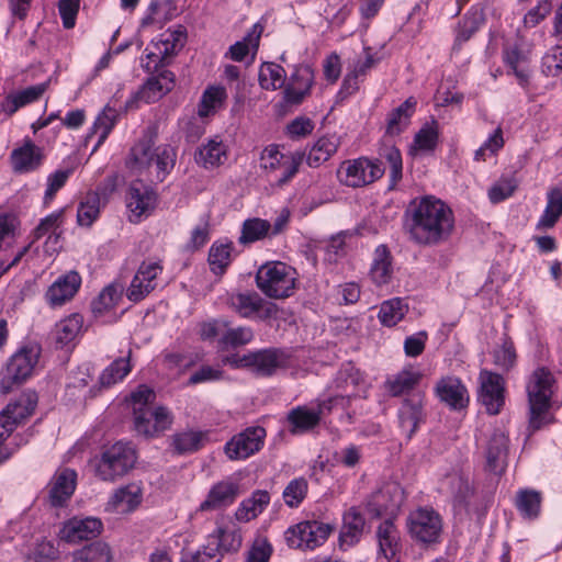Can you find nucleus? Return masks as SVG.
Returning a JSON list of instances; mask_svg holds the SVG:
<instances>
[{
	"label": "nucleus",
	"instance_id": "obj_1",
	"mask_svg": "<svg viewBox=\"0 0 562 562\" xmlns=\"http://www.w3.org/2000/svg\"><path fill=\"white\" fill-rule=\"evenodd\" d=\"M405 218L404 231L408 239L419 246H435L446 241L454 227L451 209L431 195L412 201Z\"/></svg>",
	"mask_w": 562,
	"mask_h": 562
},
{
	"label": "nucleus",
	"instance_id": "obj_2",
	"mask_svg": "<svg viewBox=\"0 0 562 562\" xmlns=\"http://www.w3.org/2000/svg\"><path fill=\"white\" fill-rule=\"evenodd\" d=\"M134 413V430L145 438L161 435L172 425L170 412L164 407H154L155 392L146 385H139L131 396Z\"/></svg>",
	"mask_w": 562,
	"mask_h": 562
},
{
	"label": "nucleus",
	"instance_id": "obj_3",
	"mask_svg": "<svg viewBox=\"0 0 562 562\" xmlns=\"http://www.w3.org/2000/svg\"><path fill=\"white\" fill-rule=\"evenodd\" d=\"M256 284L268 297H289L295 289V270L280 261L265 263L256 273Z\"/></svg>",
	"mask_w": 562,
	"mask_h": 562
},
{
	"label": "nucleus",
	"instance_id": "obj_4",
	"mask_svg": "<svg viewBox=\"0 0 562 562\" xmlns=\"http://www.w3.org/2000/svg\"><path fill=\"white\" fill-rule=\"evenodd\" d=\"M552 383L553 376L546 368H538L530 376L527 393L530 408L529 426L532 430L540 429L543 424V415L550 406Z\"/></svg>",
	"mask_w": 562,
	"mask_h": 562
},
{
	"label": "nucleus",
	"instance_id": "obj_5",
	"mask_svg": "<svg viewBox=\"0 0 562 562\" xmlns=\"http://www.w3.org/2000/svg\"><path fill=\"white\" fill-rule=\"evenodd\" d=\"M38 352L33 348H21L10 357L0 373V392L8 394L23 384L33 373Z\"/></svg>",
	"mask_w": 562,
	"mask_h": 562
},
{
	"label": "nucleus",
	"instance_id": "obj_6",
	"mask_svg": "<svg viewBox=\"0 0 562 562\" xmlns=\"http://www.w3.org/2000/svg\"><path fill=\"white\" fill-rule=\"evenodd\" d=\"M136 462L134 447L127 442H115L103 451L97 465V475L102 481H114L125 475Z\"/></svg>",
	"mask_w": 562,
	"mask_h": 562
},
{
	"label": "nucleus",
	"instance_id": "obj_7",
	"mask_svg": "<svg viewBox=\"0 0 562 562\" xmlns=\"http://www.w3.org/2000/svg\"><path fill=\"white\" fill-rule=\"evenodd\" d=\"M333 530L334 528L329 524L304 520L289 527L284 537L290 548L307 551L323 546Z\"/></svg>",
	"mask_w": 562,
	"mask_h": 562
},
{
	"label": "nucleus",
	"instance_id": "obj_8",
	"mask_svg": "<svg viewBox=\"0 0 562 562\" xmlns=\"http://www.w3.org/2000/svg\"><path fill=\"white\" fill-rule=\"evenodd\" d=\"M384 172L385 168L380 160L360 157L344 161L337 169V178L347 187L360 188L380 179Z\"/></svg>",
	"mask_w": 562,
	"mask_h": 562
},
{
	"label": "nucleus",
	"instance_id": "obj_9",
	"mask_svg": "<svg viewBox=\"0 0 562 562\" xmlns=\"http://www.w3.org/2000/svg\"><path fill=\"white\" fill-rule=\"evenodd\" d=\"M227 305L240 317H258L261 321L274 318L278 315V306L262 299L255 291L233 292L227 296Z\"/></svg>",
	"mask_w": 562,
	"mask_h": 562
},
{
	"label": "nucleus",
	"instance_id": "obj_10",
	"mask_svg": "<svg viewBox=\"0 0 562 562\" xmlns=\"http://www.w3.org/2000/svg\"><path fill=\"white\" fill-rule=\"evenodd\" d=\"M285 353L276 348L262 349L248 352L241 357L232 356L226 358V362L234 368H250L260 375H271L278 368L285 366Z\"/></svg>",
	"mask_w": 562,
	"mask_h": 562
},
{
	"label": "nucleus",
	"instance_id": "obj_11",
	"mask_svg": "<svg viewBox=\"0 0 562 562\" xmlns=\"http://www.w3.org/2000/svg\"><path fill=\"white\" fill-rule=\"evenodd\" d=\"M407 528L411 537L422 543L437 542L442 522L438 513L431 508L420 507L407 517Z\"/></svg>",
	"mask_w": 562,
	"mask_h": 562
},
{
	"label": "nucleus",
	"instance_id": "obj_12",
	"mask_svg": "<svg viewBox=\"0 0 562 562\" xmlns=\"http://www.w3.org/2000/svg\"><path fill=\"white\" fill-rule=\"evenodd\" d=\"M405 499L404 490L397 483H386L374 492L366 503V507L374 517L387 516L395 518Z\"/></svg>",
	"mask_w": 562,
	"mask_h": 562
},
{
	"label": "nucleus",
	"instance_id": "obj_13",
	"mask_svg": "<svg viewBox=\"0 0 562 562\" xmlns=\"http://www.w3.org/2000/svg\"><path fill=\"white\" fill-rule=\"evenodd\" d=\"M479 402L488 414H499L505 404L504 378L498 373L482 369L479 373Z\"/></svg>",
	"mask_w": 562,
	"mask_h": 562
},
{
	"label": "nucleus",
	"instance_id": "obj_14",
	"mask_svg": "<svg viewBox=\"0 0 562 562\" xmlns=\"http://www.w3.org/2000/svg\"><path fill=\"white\" fill-rule=\"evenodd\" d=\"M266 435L263 427H248L227 441L224 451L229 460L247 459L263 447Z\"/></svg>",
	"mask_w": 562,
	"mask_h": 562
},
{
	"label": "nucleus",
	"instance_id": "obj_15",
	"mask_svg": "<svg viewBox=\"0 0 562 562\" xmlns=\"http://www.w3.org/2000/svg\"><path fill=\"white\" fill-rule=\"evenodd\" d=\"M157 194L143 181H134L128 188L126 205L131 212V221L137 222L142 216H148L156 207Z\"/></svg>",
	"mask_w": 562,
	"mask_h": 562
},
{
	"label": "nucleus",
	"instance_id": "obj_16",
	"mask_svg": "<svg viewBox=\"0 0 562 562\" xmlns=\"http://www.w3.org/2000/svg\"><path fill=\"white\" fill-rule=\"evenodd\" d=\"M435 393L441 403L453 411H461L468 407L470 396L468 389L457 376H443L435 386Z\"/></svg>",
	"mask_w": 562,
	"mask_h": 562
},
{
	"label": "nucleus",
	"instance_id": "obj_17",
	"mask_svg": "<svg viewBox=\"0 0 562 562\" xmlns=\"http://www.w3.org/2000/svg\"><path fill=\"white\" fill-rule=\"evenodd\" d=\"M37 402L38 396L36 392L27 390L0 412V418H3L4 423L11 424V427L16 429L33 415Z\"/></svg>",
	"mask_w": 562,
	"mask_h": 562
},
{
	"label": "nucleus",
	"instance_id": "obj_18",
	"mask_svg": "<svg viewBox=\"0 0 562 562\" xmlns=\"http://www.w3.org/2000/svg\"><path fill=\"white\" fill-rule=\"evenodd\" d=\"M102 528L103 525L99 518L74 517L64 524L59 531V537L68 543H77L82 540L95 538L101 533Z\"/></svg>",
	"mask_w": 562,
	"mask_h": 562
},
{
	"label": "nucleus",
	"instance_id": "obj_19",
	"mask_svg": "<svg viewBox=\"0 0 562 562\" xmlns=\"http://www.w3.org/2000/svg\"><path fill=\"white\" fill-rule=\"evenodd\" d=\"M240 494V485L232 480L215 483L206 498L200 504V512H214L231 506Z\"/></svg>",
	"mask_w": 562,
	"mask_h": 562
},
{
	"label": "nucleus",
	"instance_id": "obj_20",
	"mask_svg": "<svg viewBox=\"0 0 562 562\" xmlns=\"http://www.w3.org/2000/svg\"><path fill=\"white\" fill-rule=\"evenodd\" d=\"M508 438L501 430H495L490 437L485 451L484 469L496 475L504 473L507 467Z\"/></svg>",
	"mask_w": 562,
	"mask_h": 562
},
{
	"label": "nucleus",
	"instance_id": "obj_21",
	"mask_svg": "<svg viewBox=\"0 0 562 562\" xmlns=\"http://www.w3.org/2000/svg\"><path fill=\"white\" fill-rule=\"evenodd\" d=\"M175 86V75L169 70H162L157 76L149 78L142 89L135 94L134 99L126 102V108H132L136 100H143L146 103L155 102L164 94L171 91Z\"/></svg>",
	"mask_w": 562,
	"mask_h": 562
},
{
	"label": "nucleus",
	"instance_id": "obj_22",
	"mask_svg": "<svg viewBox=\"0 0 562 562\" xmlns=\"http://www.w3.org/2000/svg\"><path fill=\"white\" fill-rule=\"evenodd\" d=\"M81 284V277L76 271H70L59 277L46 291L45 299L52 307L61 306L70 301Z\"/></svg>",
	"mask_w": 562,
	"mask_h": 562
},
{
	"label": "nucleus",
	"instance_id": "obj_23",
	"mask_svg": "<svg viewBox=\"0 0 562 562\" xmlns=\"http://www.w3.org/2000/svg\"><path fill=\"white\" fill-rule=\"evenodd\" d=\"M424 397L420 393H414L405 397L398 409L401 428L406 431L407 438H412L424 418Z\"/></svg>",
	"mask_w": 562,
	"mask_h": 562
},
{
	"label": "nucleus",
	"instance_id": "obj_24",
	"mask_svg": "<svg viewBox=\"0 0 562 562\" xmlns=\"http://www.w3.org/2000/svg\"><path fill=\"white\" fill-rule=\"evenodd\" d=\"M77 473L71 469H63L55 473L49 484V503L60 507L71 497L76 488Z\"/></svg>",
	"mask_w": 562,
	"mask_h": 562
},
{
	"label": "nucleus",
	"instance_id": "obj_25",
	"mask_svg": "<svg viewBox=\"0 0 562 562\" xmlns=\"http://www.w3.org/2000/svg\"><path fill=\"white\" fill-rule=\"evenodd\" d=\"M11 165L14 172L24 173L37 169L43 160L42 149L33 142L26 140L11 153Z\"/></svg>",
	"mask_w": 562,
	"mask_h": 562
},
{
	"label": "nucleus",
	"instance_id": "obj_26",
	"mask_svg": "<svg viewBox=\"0 0 562 562\" xmlns=\"http://www.w3.org/2000/svg\"><path fill=\"white\" fill-rule=\"evenodd\" d=\"M143 491L139 484L131 483L117 488L106 504V510L117 513L133 512L142 502Z\"/></svg>",
	"mask_w": 562,
	"mask_h": 562
},
{
	"label": "nucleus",
	"instance_id": "obj_27",
	"mask_svg": "<svg viewBox=\"0 0 562 562\" xmlns=\"http://www.w3.org/2000/svg\"><path fill=\"white\" fill-rule=\"evenodd\" d=\"M324 405H319L317 411L308 409L306 406H297L292 408L286 419L290 424V432L292 435L307 432L314 429L321 422V415Z\"/></svg>",
	"mask_w": 562,
	"mask_h": 562
},
{
	"label": "nucleus",
	"instance_id": "obj_28",
	"mask_svg": "<svg viewBox=\"0 0 562 562\" xmlns=\"http://www.w3.org/2000/svg\"><path fill=\"white\" fill-rule=\"evenodd\" d=\"M394 518H386L376 529L380 551L389 562H397L400 550V532L393 522Z\"/></svg>",
	"mask_w": 562,
	"mask_h": 562
},
{
	"label": "nucleus",
	"instance_id": "obj_29",
	"mask_svg": "<svg viewBox=\"0 0 562 562\" xmlns=\"http://www.w3.org/2000/svg\"><path fill=\"white\" fill-rule=\"evenodd\" d=\"M366 520L361 513L351 507L344 514V524L339 535L340 546L351 547L358 543L362 537Z\"/></svg>",
	"mask_w": 562,
	"mask_h": 562
},
{
	"label": "nucleus",
	"instance_id": "obj_30",
	"mask_svg": "<svg viewBox=\"0 0 562 562\" xmlns=\"http://www.w3.org/2000/svg\"><path fill=\"white\" fill-rule=\"evenodd\" d=\"M392 255L385 245H379L373 255L369 276L379 286L387 284L393 276Z\"/></svg>",
	"mask_w": 562,
	"mask_h": 562
},
{
	"label": "nucleus",
	"instance_id": "obj_31",
	"mask_svg": "<svg viewBox=\"0 0 562 562\" xmlns=\"http://www.w3.org/2000/svg\"><path fill=\"white\" fill-rule=\"evenodd\" d=\"M562 215V184L551 188L547 193L546 209L537 222L538 231H548L555 226Z\"/></svg>",
	"mask_w": 562,
	"mask_h": 562
},
{
	"label": "nucleus",
	"instance_id": "obj_32",
	"mask_svg": "<svg viewBox=\"0 0 562 562\" xmlns=\"http://www.w3.org/2000/svg\"><path fill=\"white\" fill-rule=\"evenodd\" d=\"M270 503V494L265 490L252 492L251 496L244 499L235 512L239 521L248 522L260 515Z\"/></svg>",
	"mask_w": 562,
	"mask_h": 562
},
{
	"label": "nucleus",
	"instance_id": "obj_33",
	"mask_svg": "<svg viewBox=\"0 0 562 562\" xmlns=\"http://www.w3.org/2000/svg\"><path fill=\"white\" fill-rule=\"evenodd\" d=\"M415 106L416 101L411 97L394 109L389 114L386 134L390 136L400 135L408 126L409 120L415 111Z\"/></svg>",
	"mask_w": 562,
	"mask_h": 562
},
{
	"label": "nucleus",
	"instance_id": "obj_34",
	"mask_svg": "<svg viewBox=\"0 0 562 562\" xmlns=\"http://www.w3.org/2000/svg\"><path fill=\"white\" fill-rule=\"evenodd\" d=\"M542 495L531 488L519 490L515 497V506L525 519H536L540 515Z\"/></svg>",
	"mask_w": 562,
	"mask_h": 562
},
{
	"label": "nucleus",
	"instance_id": "obj_35",
	"mask_svg": "<svg viewBox=\"0 0 562 562\" xmlns=\"http://www.w3.org/2000/svg\"><path fill=\"white\" fill-rule=\"evenodd\" d=\"M262 32L263 26L261 24H254L251 30L241 41L236 42L229 47V50L227 53L229 58L234 61H241L249 54L250 50H252L255 55L256 52L258 50Z\"/></svg>",
	"mask_w": 562,
	"mask_h": 562
},
{
	"label": "nucleus",
	"instance_id": "obj_36",
	"mask_svg": "<svg viewBox=\"0 0 562 562\" xmlns=\"http://www.w3.org/2000/svg\"><path fill=\"white\" fill-rule=\"evenodd\" d=\"M46 87L47 83H41L29 87L19 93L8 95L2 103V110L8 115H12L20 108L37 100L45 92Z\"/></svg>",
	"mask_w": 562,
	"mask_h": 562
},
{
	"label": "nucleus",
	"instance_id": "obj_37",
	"mask_svg": "<svg viewBox=\"0 0 562 562\" xmlns=\"http://www.w3.org/2000/svg\"><path fill=\"white\" fill-rule=\"evenodd\" d=\"M226 158L225 145L222 142L210 139L207 144L199 147L195 153V161L205 168L223 164Z\"/></svg>",
	"mask_w": 562,
	"mask_h": 562
},
{
	"label": "nucleus",
	"instance_id": "obj_38",
	"mask_svg": "<svg viewBox=\"0 0 562 562\" xmlns=\"http://www.w3.org/2000/svg\"><path fill=\"white\" fill-rule=\"evenodd\" d=\"M338 148L335 137H321L306 155V162L312 168L319 167L327 161Z\"/></svg>",
	"mask_w": 562,
	"mask_h": 562
},
{
	"label": "nucleus",
	"instance_id": "obj_39",
	"mask_svg": "<svg viewBox=\"0 0 562 562\" xmlns=\"http://www.w3.org/2000/svg\"><path fill=\"white\" fill-rule=\"evenodd\" d=\"M0 418V465L8 461L27 440L22 435L13 437L12 441L7 442L15 430L11 424L4 423Z\"/></svg>",
	"mask_w": 562,
	"mask_h": 562
},
{
	"label": "nucleus",
	"instance_id": "obj_40",
	"mask_svg": "<svg viewBox=\"0 0 562 562\" xmlns=\"http://www.w3.org/2000/svg\"><path fill=\"white\" fill-rule=\"evenodd\" d=\"M259 85L265 90L274 91L285 83V70L274 63H265L258 75Z\"/></svg>",
	"mask_w": 562,
	"mask_h": 562
},
{
	"label": "nucleus",
	"instance_id": "obj_41",
	"mask_svg": "<svg viewBox=\"0 0 562 562\" xmlns=\"http://www.w3.org/2000/svg\"><path fill=\"white\" fill-rule=\"evenodd\" d=\"M63 216L64 210H59L41 220L40 224L33 231L34 240L47 236L46 244L50 241L57 243L60 237L57 231L63 223Z\"/></svg>",
	"mask_w": 562,
	"mask_h": 562
},
{
	"label": "nucleus",
	"instance_id": "obj_42",
	"mask_svg": "<svg viewBox=\"0 0 562 562\" xmlns=\"http://www.w3.org/2000/svg\"><path fill=\"white\" fill-rule=\"evenodd\" d=\"M112 558L109 544L102 541L92 542L74 554L75 562H111Z\"/></svg>",
	"mask_w": 562,
	"mask_h": 562
},
{
	"label": "nucleus",
	"instance_id": "obj_43",
	"mask_svg": "<svg viewBox=\"0 0 562 562\" xmlns=\"http://www.w3.org/2000/svg\"><path fill=\"white\" fill-rule=\"evenodd\" d=\"M270 231L271 224L268 221L258 217L248 218L243 223L238 241L243 245L255 243L268 236Z\"/></svg>",
	"mask_w": 562,
	"mask_h": 562
},
{
	"label": "nucleus",
	"instance_id": "obj_44",
	"mask_svg": "<svg viewBox=\"0 0 562 562\" xmlns=\"http://www.w3.org/2000/svg\"><path fill=\"white\" fill-rule=\"evenodd\" d=\"M485 18L483 10L474 8L471 9L459 23L456 43L461 45L469 41L472 35L481 27L484 23Z\"/></svg>",
	"mask_w": 562,
	"mask_h": 562
},
{
	"label": "nucleus",
	"instance_id": "obj_45",
	"mask_svg": "<svg viewBox=\"0 0 562 562\" xmlns=\"http://www.w3.org/2000/svg\"><path fill=\"white\" fill-rule=\"evenodd\" d=\"M408 306L400 297L383 302L379 311V319L385 326L396 325L407 313Z\"/></svg>",
	"mask_w": 562,
	"mask_h": 562
},
{
	"label": "nucleus",
	"instance_id": "obj_46",
	"mask_svg": "<svg viewBox=\"0 0 562 562\" xmlns=\"http://www.w3.org/2000/svg\"><path fill=\"white\" fill-rule=\"evenodd\" d=\"M420 373L412 370H403L387 380L385 385L392 396H400L401 394L413 390L420 381Z\"/></svg>",
	"mask_w": 562,
	"mask_h": 562
},
{
	"label": "nucleus",
	"instance_id": "obj_47",
	"mask_svg": "<svg viewBox=\"0 0 562 562\" xmlns=\"http://www.w3.org/2000/svg\"><path fill=\"white\" fill-rule=\"evenodd\" d=\"M128 355H131V351ZM130 356L114 360L108 368L102 371L99 378L100 386L110 387L119 381H122L130 373Z\"/></svg>",
	"mask_w": 562,
	"mask_h": 562
},
{
	"label": "nucleus",
	"instance_id": "obj_48",
	"mask_svg": "<svg viewBox=\"0 0 562 562\" xmlns=\"http://www.w3.org/2000/svg\"><path fill=\"white\" fill-rule=\"evenodd\" d=\"M210 539L216 541L217 546L222 548L225 553L237 552L243 542L240 530L237 528L226 529L217 527L211 535Z\"/></svg>",
	"mask_w": 562,
	"mask_h": 562
},
{
	"label": "nucleus",
	"instance_id": "obj_49",
	"mask_svg": "<svg viewBox=\"0 0 562 562\" xmlns=\"http://www.w3.org/2000/svg\"><path fill=\"white\" fill-rule=\"evenodd\" d=\"M82 327V316L72 314L60 321L55 326V337L57 344L65 346L76 338Z\"/></svg>",
	"mask_w": 562,
	"mask_h": 562
},
{
	"label": "nucleus",
	"instance_id": "obj_50",
	"mask_svg": "<svg viewBox=\"0 0 562 562\" xmlns=\"http://www.w3.org/2000/svg\"><path fill=\"white\" fill-rule=\"evenodd\" d=\"M232 244H213L209 251V265L211 271L222 276L232 261Z\"/></svg>",
	"mask_w": 562,
	"mask_h": 562
},
{
	"label": "nucleus",
	"instance_id": "obj_51",
	"mask_svg": "<svg viewBox=\"0 0 562 562\" xmlns=\"http://www.w3.org/2000/svg\"><path fill=\"white\" fill-rule=\"evenodd\" d=\"M100 212V196L95 192H89L80 202L77 211V222L81 226H91Z\"/></svg>",
	"mask_w": 562,
	"mask_h": 562
},
{
	"label": "nucleus",
	"instance_id": "obj_52",
	"mask_svg": "<svg viewBox=\"0 0 562 562\" xmlns=\"http://www.w3.org/2000/svg\"><path fill=\"white\" fill-rule=\"evenodd\" d=\"M254 339V331L248 326L227 328L218 340L222 349L238 348L249 344Z\"/></svg>",
	"mask_w": 562,
	"mask_h": 562
},
{
	"label": "nucleus",
	"instance_id": "obj_53",
	"mask_svg": "<svg viewBox=\"0 0 562 562\" xmlns=\"http://www.w3.org/2000/svg\"><path fill=\"white\" fill-rule=\"evenodd\" d=\"M117 115V111L110 105H106L103 112L98 115L92 126V134H99L95 147L106 139L116 123Z\"/></svg>",
	"mask_w": 562,
	"mask_h": 562
},
{
	"label": "nucleus",
	"instance_id": "obj_54",
	"mask_svg": "<svg viewBox=\"0 0 562 562\" xmlns=\"http://www.w3.org/2000/svg\"><path fill=\"white\" fill-rule=\"evenodd\" d=\"M121 299V290L110 284L91 303V310L95 316L102 315L104 312L113 308Z\"/></svg>",
	"mask_w": 562,
	"mask_h": 562
},
{
	"label": "nucleus",
	"instance_id": "obj_55",
	"mask_svg": "<svg viewBox=\"0 0 562 562\" xmlns=\"http://www.w3.org/2000/svg\"><path fill=\"white\" fill-rule=\"evenodd\" d=\"M203 435L199 431H183L172 436V446L180 453H189L202 447Z\"/></svg>",
	"mask_w": 562,
	"mask_h": 562
},
{
	"label": "nucleus",
	"instance_id": "obj_56",
	"mask_svg": "<svg viewBox=\"0 0 562 562\" xmlns=\"http://www.w3.org/2000/svg\"><path fill=\"white\" fill-rule=\"evenodd\" d=\"M308 483L304 477L290 481L282 494L284 503L291 508L299 507L306 497Z\"/></svg>",
	"mask_w": 562,
	"mask_h": 562
},
{
	"label": "nucleus",
	"instance_id": "obj_57",
	"mask_svg": "<svg viewBox=\"0 0 562 562\" xmlns=\"http://www.w3.org/2000/svg\"><path fill=\"white\" fill-rule=\"evenodd\" d=\"M449 484L454 501L460 505H467L474 493V488L469 477L463 474H452L449 476Z\"/></svg>",
	"mask_w": 562,
	"mask_h": 562
},
{
	"label": "nucleus",
	"instance_id": "obj_58",
	"mask_svg": "<svg viewBox=\"0 0 562 562\" xmlns=\"http://www.w3.org/2000/svg\"><path fill=\"white\" fill-rule=\"evenodd\" d=\"M438 123H426L415 135V146L420 150H434L438 143Z\"/></svg>",
	"mask_w": 562,
	"mask_h": 562
},
{
	"label": "nucleus",
	"instance_id": "obj_59",
	"mask_svg": "<svg viewBox=\"0 0 562 562\" xmlns=\"http://www.w3.org/2000/svg\"><path fill=\"white\" fill-rule=\"evenodd\" d=\"M59 551L52 541L42 540L37 542L32 552L26 557L25 562H58Z\"/></svg>",
	"mask_w": 562,
	"mask_h": 562
},
{
	"label": "nucleus",
	"instance_id": "obj_60",
	"mask_svg": "<svg viewBox=\"0 0 562 562\" xmlns=\"http://www.w3.org/2000/svg\"><path fill=\"white\" fill-rule=\"evenodd\" d=\"M390 165V189H394L402 179V156L401 151L394 146H387L380 154Z\"/></svg>",
	"mask_w": 562,
	"mask_h": 562
},
{
	"label": "nucleus",
	"instance_id": "obj_61",
	"mask_svg": "<svg viewBox=\"0 0 562 562\" xmlns=\"http://www.w3.org/2000/svg\"><path fill=\"white\" fill-rule=\"evenodd\" d=\"M304 157L305 154L302 151H294L286 156L279 169L281 170V176L277 179L279 187L286 184L297 173Z\"/></svg>",
	"mask_w": 562,
	"mask_h": 562
},
{
	"label": "nucleus",
	"instance_id": "obj_62",
	"mask_svg": "<svg viewBox=\"0 0 562 562\" xmlns=\"http://www.w3.org/2000/svg\"><path fill=\"white\" fill-rule=\"evenodd\" d=\"M176 154L172 148L165 147L154 155L151 167L156 168V178L162 181L175 165Z\"/></svg>",
	"mask_w": 562,
	"mask_h": 562
},
{
	"label": "nucleus",
	"instance_id": "obj_63",
	"mask_svg": "<svg viewBox=\"0 0 562 562\" xmlns=\"http://www.w3.org/2000/svg\"><path fill=\"white\" fill-rule=\"evenodd\" d=\"M516 351L514 345L509 340H505L503 345L494 350V363L503 371H509L516 363Z\"/></svg>",
	"mask_w": 562,
	"mask_h": 562
},
{
	"label": "nucleus",
	"instance_id": "obj_64",
	"mask_svg": "<svg viewBox=\"0 0 562 562\" xmlns=\"http://www.w3.org/2000/svg\"><path fill=\"white\" fill-rule=\"evenodd\" d=\"M154 142L151 138H144L139 140L132 148V157L139 167H151L154 155L156 151L153 149Z\"/></svg>",
	"mask_w": 562,
	"mask_h": 562
}]
</instances>
